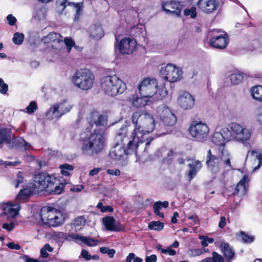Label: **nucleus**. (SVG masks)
<instances>
[{
	"label": "nucleus",
	"instance_id": "6ab92c4d",
	"mask_svg": "<svg viewBox=\"0 0 262 262\" xmlns=\"http://www.w3.org/2000/svg\"><path fill=\"white\" fill-rule=\"evenodd\" d=\"M193 3L194 0H188ZM196 5L200 11L206 14H210L215 11L218 7L216 0H198Z\"/></svg>",
	"mask_w": 262,
	"mask_h": 262
},
{
	"label": "nucleus",
	"instance_id": "0e129e2a",
	"mask_svg": "<svg viewBox=\"0 0 262 262\" xmlns=\"http://www.w3.org/2000/svg\"><path fill=\"white\" fill-rule=\"evenodd\" d=\"M101 169V168L99 167L94 168L90 171L89 175L91 176H94L98 173Z\"/></svg>",
	"mask_w": 262,
	"mask_h": 262
},
{
	"label": "nucleus",
	"instance_id": "79ce46f5",
	"mask_svg": "<svg viewBox=\"0 0 262 262\" xmlns=\"http://www.w3.org/2000/svg\"><path fill=\"white\" fill-rule=\"evenodd\" d=\"M148 227L151 230L160 231L163 229L164 224L160 222H151L148 225Z\"/></svg>",
	"mask_w": 262,
	"mask_h": 262
},
{
	"label": "nucleus",
	"instance_id": "2eb2a0df",
	"mask_svg": "<svg viewBox=\"0 0 262 262\" xmlns=\"http://www.w3.org/2000/svg\"><path fill=\"white\" fill-rule=\"evenodd\" d=\"M158 83L154 78L144 79L138 86L141 96L144 97H151L157 90Z\"/></svg>",
	"mask_w": 262,
	"mask_h": 262
},
{
	"label": "nucleus",
	"instance_id": "9b49d317",
	"mask_svg": "<svg viewBox=\"0 0 262 262\" xmlns=\"http://www.w3.org/2000/svg\"><path fill=\"white\" fill-rule=\"evenodd\" d=\"M40 216L42 223L50 226L56 227L63 222V217L61 213L55 209L41 210Z\"/></svg>",
	"mask_w": 262,
	"mask_h": 262
},
{
	"label": "nucleus",
	"instance_id": "c756f323",
	"mask_svg": "<svg viewBox=\"0 0 262 262\" xmlns=\"http://www.w3.org/2000/svg\"><path fill=\"white\" fill-rule=\"evenodd\" d=\"M86 222V219L84 216L80 215L72 220L71 226L76 231H79L84 227Z\"/></svg>",
	"mask_w": 262,
	"mask_h": 262
},
{
	"label": "nucleus",
	"instance_id": "6e6d98bb",
	"mask_svg": "<svg viewBox=\"0 0 262 262\" xmlns=\"http://www.w3.org/2000/svg\"><path fill=\"white\" fill-rule=\"evenodd\" d=\"M0 93L1 94H6L8 90V86L7 84H6L4 80L0 78Z\"/></svg>",
	"mask_w": 262,
	"mask_h": 262
},
{
	"label": "nucleus",
	"instance_id": "de8ad7c7",
	"mask_svg": "<svg viewBox=\"0 0 262 262\" xmlns=\"http://www.w3.org/2000/svg\"><path fill=\"white\" fill-rule=\"evenodd\" d=\"M199 238L201 240V244L204 247L207 246L209 243H212L214 241V238L204 235L200 236Z\"/></svg>",
	"mask_w": 262,
	"mask_h": 262
},
{
	"label": "nucleus",
	"instance_id": "e2e57ef3",
	"mask_svg": "<svg viewBox=\"0 0 262 262\" xmlns=\"http://www.w3.org/2000/svg\"><path fill=\"white\" fill-rule=\"evenodd\" d=\"M157 260V257L155 254H152L150 256H147L145 258L146 262H156Z\"/></svg>",
	"mask_w": 262,
	"mask_h": 262
},
{
	"label": "nucleus",
	"instance_id": "ea45409f",
	"mask_svg": "<svg viewBox=\"0 0 262 262\" xmlns=\"http://www.w3.org/2000/svg\"><path fill=\"white\" fill-rule=\"evenodd\" d=\"M24 181L25 180L23 173L19 172L17 174L16 179L13 181L12 184L15 188L23 187Z\"/></svg>",
	"mask_w": 262,
	"mask_h": 262
},
{
	"label": "nucleus",
	"instance_id": "f03ea898",
	"mask_svg": "<svg viewBox=\"0 0 262 262\" xmlns=\"http://www.w3.org/2000/svg\"><path fill=\"white\" fill-rule=\"evenodd\" d=\"M132 122L135 128L132 132L130 138L138 144L141 141H144V137L152 132L155 127L153 117L143 111L134 113L132 116Z\"/></svg>",
	"mask_w": 262,
	"mask_h": 262
},
{
	"label": "nucleus",
	"instance_id": "7ed1b4c3",
	"mask_svg": "<svg viewBox=\"0 0 262 262\" xmlns=\"http://www.w3.org/2000/svg\"><path fill=\"white\" fill-rule=\"evenodd\" d=\"M231 156L227 149L220 148L219 152L212 154L210 149L207 151L206 164L208 170L217 173L222 169L229 171L233 169L230 163Z\"/></svg>",
	"mask_w": 262,
	"mask_h": 262
},
{
	"label": "nucleus",
	"instance_id": "b1692460",
	"mask_svg": "<svg viewBox=\"0 0 262 262\" xmlns=\"http://www.w3.org/2000/svg\"><path fill=\"white\" fill-rule=\"evenodd\" d=\"M214 244L216 246L220 247L226 258L229 260V262H231L230 260L234 257L235 253L234 250L230 247L229 244L222 240L216 241Z\"/></svg>",
	"mask_w": 262,
	"mask_h": 262
},
{
	"label": "nucleus",
	"instance_id": "7c9ffc66",
	"mask_svg": "<svg viewBox=\"0 0 262 262\" xmlns=\"http://www.w3.org/2000/svg\"><path fill=\"white\" fill-rule=\"evenodd\" d=\"M14 146L18 148L23 150H27L31 147L29 143L27 142L23 138L21 137L15 138L13 139Z\"/></svg>",
	"mask_w": 262,
	"mask_h": 262
},
{
	"label": "nucleus",
	"instance_id": "393cba45",
	"mask_svg": "<svg viewBox=\"0 0 262 262\" xmlns=\"http://www.w3.org/2000/svg\"><path fill=\"white\" fill-rule=\"evenodd\" d=\"M20 209L18 204L11 203L5 204L3 207L4 213L7 218H13L17 214Z\"/></svg>",
	"mask_w": 262,
	"mask_h": 262
},
{
	"label": "nucleus",
	"instance_id": "6e6552de",
	"mask_svg": "<svg viewBox=\"0 0 262 262\" xmlns=\"http://www.w3.org/2000/svg\"><path fill=\"white\" fill-rule=\"evenodd\" d=\"M62 36L57 33L51 32L42 38V41L44 43H50L52 49L57 50H61L65 49V46L67 47L68 52H70L71 48L75 45L74 42L71 38L65 37L64 41Z\"/></svg>",
	"mask_w": 262,
	"mask_h": 262
},
{
	"label": "nucleus",
	"instance_id": "c85d7f7f",
	"mask_svg": "<svg viewBox=\"0 0 262 262\" xmlns=\"http://www.w3.org/2000/svg\"><path fill=\"white\" fill-rule=\"evenodd\" d=\"M247 158L251 161L257 160V165L254 167L253 170L258 169L262 165V155L260 152L257 150L249 151Z\"/></svg>",
	"mask_w": 262,
	"mask_h": 262
},
{
	"label": "nucleus",
	"instance_id": "a878e982",
	"mask_svg": "<svg viewBox=\"0 0 262 262\" xmlns=\"http://www.w3.org/2000/svg\"><path fill=\"white\" fill-rule=\"evenodd\" d=\"M249 179L247 176H244L243 178L237 184L235 188L236 192L241 195H244L246 193L248 188V182Z\"/></svg>",
	"mask_w": 262,
	"mask_h": 262
},
{
	"label": "nucleus",
	"instance_id": "c9c22d12",
	"mask_svg": "<svg viewBox=\"0 0 262 262\" xmlns=\"http://www.w3.org/2000/svg\"><path fill=\"white\" fill-rule=\"evenodd\" d=\"M11 134V130L0 126V141L3 143L9 139Z\"/></svg>",
	"mask_w": 262,
	"mask_h": 262
},
{
	"label": "nucleus",
	"instance_id": "680f3d73",
	"mask_svg": "<svg viewBox=\"0 0 262 262\" xmlns=\"http://www.w3.org/2000/svg\"><path fill=\"white\" fill-rule=\"evenodd\" d=\"M107 173L110 175L114 176H119L120 174V171L118 169H107Z\"/></svg>",
	"mask_w": 262,
	"mask_h": 262
},
{
	"label": "nucleus",
	"instance_id": "20e7f679",
	"mask_svg": "<svg viewBox=\"0 0 262 262\" xmlns=\"http://www.w3.org/2000/svg\"><path fill=\"white\" fill-rule=\"evenodd\" d=\"M126 127L121 128L115 137V144L110 153L111 158L119 160L123 156L132 154L137 150L139 144L131 139L128 142L127 148H125V143L127 142Z\"/></svg>",
	"mask_w": 262,
	"mask_h": 262
},
{
	"label": "nucleus",
	"instance_id": "4468645a",
	"mask_svg": "<svg viewBox=\"0 0 262 262\" xmlns=\"http://www.w3.org/2000/svg\"><path fill=\"white\" fill-rule=\"evenodd\" d=\"M160 73L167 81L175 82L182 79L183 72L181 68L169 63L161 69Z\"/></svg>",
	"mask_w": 262,
	"mask_h": 262
},
{
	"label": "nucleus",
	"instance_id": "cd10ccee",
	"mask_svg": "<svg viewBox=\"0 0 262 262\" xmlns=\"http://www.w3.org/2000/svg\"><path fill=\"white\" fill-rule=\"evenodd\" d=\"M190 170L188 172L189 181H191L195 176L197 172L202 168L201 162L199 160L192 161L188 165Z\"/></svg>",
	"mask_w": 262,
	"mask_h": 262
},
{
	"label": "nucleus",
	"instance_id": "c03bdc74",
	"mask_svg": "<svg viewBox=\"0 0 262 262\" xmlns=\"http://www.w3.org/2000/svg\"><path fill=\"white\" fill-rule=\"evenodd\" d=\"M82 243H84L90 247H94L97 245L98 241L90 237L83 236Z\"/></svg>",
	"mask_w": 262,
	"mask_h": 262
},
{
	"label": "nucleus",
	"instance_id": "bb28decb",
	"mask_svg": "<svg viewBox=\"0 0 262 262\" xmlns=\"http://www.w3.org/2000/svg\"><path fill=\"white\" fill-rule=\"evenodd\" d=\"M94 116L97 117V119L94 120V121H91L90 123L91 126L93 127L95 126V128L97 129L96 128L99 129L100 127H102L104 128L107 124V118L105 115H100L97 116L96 113H94L93 115Z\"/></svg>",
	"mask_w": 262,
	"mask_h": 262
},
{
	"label": "nucleus",
	"instance_id": "412c9836",
	"mask_svg": "<svg viewBox=\"0 0 262 262\" xmlns=\"http://www.w3.org/2000/svg\"><path fill=\"white\" fill-rule=\"evenodd\" d=\"M225 129H228L227 128H224L222 129L221 132H215L213 134L211 141L216 145L218 146L216 149V151L219 152V149L220 148L226 149L225 147V141H230V139H228L226 138V132Z\"/></svg>",
	"mask_w": 262,
	"mask_h": 262
},
{
	"label": "nucleus",
	"instance_id": "72a5a7b5",
	"mask_svg": "<svg viewBox=\"0 0 262 262\" xmlns=\"http://www.w3.org/2000/svg\"><path fill=\"white\" fill-rule=\"evenodd\" d=\"M251 95L253 99L262 101V86L257 85L251 89Z\"/></svg>",
	"mask_w": 262,
	"mask_h": 262
},
{
	"label": "nucleus",
	"instance_id": "f257e3e1",
	"mask_svg": "<svg viewBox=\"0 0 262 262\" xmlns=\"http://www.w3.org/2000/svg\"><path fill=\"white\" fill-rule=\"evenodd\" d=\"M30 187L31 189H21L17 196V199L25 200L31 193H39L43 190L59 194L62 192L64 185L55 176L50 175L46 172H41L33 177Z\"/></svg>",
	"mask_w": 262,
	"mask_h": 262
},
{
	"label": "nucleus",
	"instance_id": "69168bd1",
	"mask_svg": "<svg viewBox=\"0 0 262 262\" xmlns=\"http://www.w3.org/2000/svg\"><path fill=\"white\" fill-rule=\"evenodd\" d=\"M8 247L11 249L19 250L20 247L18 244H15L13 243H9L7 244Z\"/></svg>",
	"mask_w": 262,
	"mask_h": 262
},
{
	"label": "nucleus",
	"instance_id": "bf43d9fd",
	"mask_svg": "<svg viewBox=\"0 0 262 262\" xmlns=\"http://www.w3.org/2000/svg\"><path fill=\"white\" fill-rule=\"evenodd\" d=\"M81 255L86 260H89L91 259V255L89 254V252L86 250H82Z\"/></svg>",
	"mask_w": 262,
	"mask_h": 262
},
{
	"label": "nucleus",
	"instance_id": "9d476101",
	"mask_svg": "<svg viewBox=\"0 0 262 262\" xmlns=\"http://www.w3.org/2000/svg\"><path fill=\"white\" fill-rule=\"evenodd\" d=\"M73 105L69 101L64 100L51 105L46 113L48 119H59L62 116L70 112Z\"/></svg>",
	"mask_w": 262,
	"mask_h": 262
},
{
	"label": "nucleus",
	"instance_id": "2f4dec72",
	"mask_svg": "<svg viewBox=\"0 0 262 262\" xmlns=\"http://www.w3.org/2000/svg\"><path fill=\"white\" fill-rule=\"evenodd\" d=\"M148 97H144L142 96H141V97H135V96H133L132 104L136 107H141L144 106L148 102Z\"/></svg>",
	"mask_w": 262,
	"mask_h": 262
},
{
	"label": "nucleus",
	"instance_id": "5701e85b",
	"mask_svg": "<svg viewBox=\"0 0 262 262\" xmlns=\"http://www.w3.org/2000/svg\"><path fill=\"white\" fill-rule=\"evenodd\" d=\"M102 222L107 230L118 232L123 229V226L113 216L102 218Z\"/></svg>",
	"mask_w": 262,
	"mask_h": 262
},
{
	"label": "nucleus",
	"instance_id": "774afa93",
	"mask_svg": "<svg viewBox=\"0 0 262 262\" xmlns=\"http://www.w3.org/2000/svg\"><path fill=\"white\" fill-rule=\"evenodd\" d=\"M135 256V255L133 253H130L128 254V255L126 257V262H131Z\"/></svg>",
	"mask_w": 262,
	"mask_h": 262
},
{
	"label": "nucleus",
	"instance_id": "4d7b16f0",
	"mask_svg": "<svg viewBox=\"0 0 262 262\" xmlns=\"http://www.w3.org/2000/svg\"><path fill=\"white\" fill-rule=\"evenodd\" d=\"M256 119L259 123L262 124V106L257 109Z\"/></svg>",
	"mask_w": 262,
	"mask_h": 262
},
{
	"label": "nucleus",
	"instance_id": "338daca9",
	"mask_svg": "<svg viewBox=\"0 0 262 262\" xmlns=\"http://www.w3.org/2000/svg\"><path fill=\"white\" fill-rule=\"evenodd\" d=\"M226 225V218L224 216L221 217L220 221L219 223V227L220 228H223Z\"/></svg>",
	"mask_w": 262,
	"mask_h": 262
},
{
	"label": "nucleus",
	"instance_id": "8fccbe9b",
	"mask_svg": "<svg viewBox=\"0 0 262 262\" xmlns=\"http://www.w3.org/2000/svg\"><path fill=\"white\" fill-rule=\"evenodd\" d=\"M184 14L186 16L190 15L192 18L196 17L197 13L195 7H191L190 9H186L184 10Z\"/></svg>",
	"mask_w": 262,
	"mask_h": 262
},
{
	"label": "nucleus",
	"instance_id": "5fc2aeb1",
	"mask_svg": "<svg viewBox=\"0 0 262 262\" xmlns=\"http://www.w3.org/2000/svg\"><path fill=\"white\" fill-rule=\"evenodd\" d=\"M97 207L99 208L101 211L103 212L108 211L110 212H112L113 211V208L110 206H104L102 203H99L97 204Z\"/></svg>",
	"mask_w": 262,
	"mask_h": 262
},
{
	"label": "nucleus",
	"instance_id": "a211bd4d",
	"mask_svg": "<svg viewBox=\"0 0 262 262\" xmlns=\"http://www.w3.org/2000/svg\"><path fill=\"white\" fill-rule=\"evenodd\" d=\"M56 4L59 9L61 7V13L67 6L71 7L73 10L76 12L74 20H78L82 14L83 4V3L68 2V0H57Z\"/></svg>",
	"mask_w": 262,
	"mask_h": 262
},
{
	"label": "nucleus",
	"instance_id": "0eeeda50",
	"mask_svg": "<svg viewBox=\"0 0 262 262\" xmlns=\"http://www.w3.org/2000/svg\"><path fill=\"white\" fill-rule=\"evenodd\" d=\"M226 132V138L240 143L248 141L252 135L251 130L246 126L241 125L236 123H232Z\"/></svg>",
	"mask_w": 262,
	"mask_h": 262
},
{
	"label": "nucleus",
	"instance_id": "f8f14e48",
	"mask_svg": "<svg viewBox=\"0 0 262 262\" xmlns=\"http://www.w3.org/2000/svg\"><path fill=\"white\" fill-rule=\"evenodd\" d=\"M189 132L191 136L196 141L204 142L208 138L209 128L205 123L194 121L191 123Z\"/></svg>",
	"mask_w": 262,
	"mask_h": 262
},
{
	"label": "nucleus",
	"instance_id": "423d86ee",
	"mask_svg": "<svg viewBox=\"0 0 262 262\" xmlns=\"http://www.w3.org/2000/svg\"><path fill=\"white\" fill-rule=\"evenodd\" d=\"M101 86L104 93L111 96L122 94L126 89L125 83L115 75L102 78Z\"/></svg>",
	"mask_w": 262,
	"mask_h": 262
},
{
	"label": "nucleus",
	"instance_id": "37998d69",
	"mask_svg": "<svg viewBox=\"0 0 262 262\" xmlns=\"http://www.w3.org/2000/svg\"><path fill=\"white\" fill-rule=\"evenodd\" d=\"M152 139L151 138H148L147 136L144 137V141H141L139 143V145L137 147V148L139 147L140 144H142L143 143H145V147L144 148V153H148L151 151V148L150 147V142L152 141Z\"/></svg>",
	"mask_w": 262,
	"mask_h": 262
},
{
	"label": "nucleus",
	"instance_id": "864d4df0",
	"mask_svg": "<svg viewBox=\"0 0 262 262\" xmlns=\"http://www.w3.org/2000/svg\"><path fill=\"white\" fill-rule=\"evenodd\" d=\"M202 253V251L199 249H189L187 252V254L191 257L199 256Z\"/></svg>",
	"mask_w": 262,
	"mask_h": 262
},
{
	"label": "nucleus",
	"instance_id": "4c0bfd02",
	"mask_svg": "<svg viewBox=\"0 0 262 262\" xmlns=\"http://www.w3.org/2000/svg\"><path fill=\"white\" fill-rule=\"evenodd\" d=\"M59 168L60 169V172L62 175L69 176L71 174V171L73 170L74 167L72 165L66 163L60 165Z\"/></svg>",
	"mask_w": 262,
	"mask_h": 262
},
{
	"label": "nucleus",
	"instance_id": "ddd939ff",
	"mask_svg": "<svg viewBox=\"0 0 262 262\" xmlns=\"http://www.w3.org/2000/svg\"><path fill=\"white\" fill-rule=\"evenodd\" d=\"M210 46L212 47L224 49L229 43V38L227 34L221 30L213 29L209 33Z\"/></svg>",
	"mask_w": 262,
	"mask_h": 262
},
{
	"label": "nucleus",
	"instance_id": "f704fd0d",
	"mask_svg": "<svg viewBox=\"0 0 262 262\" xmlns=\"http://www.w3.org/2000/svg\"><path fill=\"white\" fill-rule=\"evenodd\" d=\"M243 78V74L239 72L233 73L230 75L231 83L233 84H239L242 82Z\"/></svg>",
	"mask_w": 262,
	"mask_h": 262
},
{
	"label": "nucleus",
	"instance_id": "f3484780",
	"mask_svg": "<svg viewBox=\"0 0 262 262\" xmlns=\"http://www.w3.org/2000/svg\"><path fill=\"white\" fill-rule=\"evenodd\" d=\"M136 41L133 38L125 37L117 45V49L122 55L132 54L136 48Z\"/></svg>",
	"mask_w": 262,
	"mask_h": 262
},
{
	"label": "nucleus",
	"instance_id": "473e14b6",
	"mask_svg": "<svg viewBox=\"0 0 262 262\" xmlns=\"http://www.w3.org/2000/svg\"><path fill=\"white\" fill-rule=\"evenodd\" d=\"M91 36L96 39L101 38L103 36V31L100 26H94L91 29Z\"/></svg>",
	"mask_w": 262,
	"mask_h": 262
},
{
	"label": "nucleus",
	"instance_id": "e433bc0d",
	"mask_svg": "<svg viewBox=\"0 0 262 262\" xmlns=\"http://www.w3.org/2000/svg\"><path fill=\"white\" fill-rule=\"evenodd\" d=\"M237 235L239 240L246 244L251 243L253 242L254 239V237L253 236L246 234L242 231L239 233L237 234Z\"/></svg>",
	"mask_w": 262,
	"mask_h": 262
},
{
	"label": "nucleus",
	"instance_id": "58836bf2",
	"mask_svg": "<svg viewBox=\"0 0 262 262\" xmlns=\"http://www.w3.org/2000/svg\"><path fill=\"white\" fill-rule=\"evenodd\" d=\"M83 238V236L78 235L77 234H69L66 236L65 239L67 241H74L76 243L78 244H80L82 243V240Z\"/></svg>",
	"mask_w": 262,
	"mask_h": 262
},
{
	"label": "nucleus",
	"instance_id": "603ef678",
	"mask_svg": "<svg viewBox=\"0 0 262 262\" xmlns=\"http://www.w3.org/2000/svg\"><path fill=\"white\" fill-rule=\"evenodd\" d=\"M158 92L159 95L161 96V98H163L167 95L168 91L165 88L164 83H161L160 85V88L159 89Z\"/></svg>",
	"mask_w": 262,
	"mask_h": 262
},
{
	"label": "nucleus",
	"instance_id": "09e8293b",
	"mask_svg": "<svg viewBox=\"0 0 262 262\" xmlns=\"http://www.w3.org/2000/svg\"><path fill=\"white\" fill-rule=\"evenodd\" d=\"M100 251L102 253H104V254H107V255L109 256L111 258H112L116 251L114 249H109L107 247H101L100 248Z\"/></svg>",
	"mask_w": 262,
	"mask_h": 262
},
{
	"label": "nucleus",
	"instance_id": "a18cd8bd",
	"mask_svg": "<svg viewBox=\"0 0 262 262\" xmlns=\"http://www.w3.org/2000/svg\"><path fill=\"white\" fill-rule=\"evenodd\" d=\"M212 255V257H209L211 262H224L223 256L216 252H213Z\"/></svg>",
	"mask_w": 262,
	"mask_h": 262
},
{
	"label": "nucleus",
	"instance_id": "aec40b11",
	"mask_svg": "<svg viewBox=\"0 0 262 262\" xmlns=\"http://www.w3.org/2000/svg\"><path fill=\"white\" fill-rule=\"evenodd\" d=\"M177 102L183 109L190 110L194 105L195 99L189 93L184 91L179 93Z\"/></svg>",
	"mask_w": 262,
	"mask_h": 262
},
{
	"label": "nucleus",
	"instance_id": "3c124183",
	"mask_svg": "<svg viewBox=\"0 0 262 262\" xmlns=\"http://www.w3.org/2000/svg\"><path fill=\"white\" fill-rule=\"evenodd\" d=\"M27 112L31 114L34 113L37 110V104L35 101H31L29 105L26 107Z\"/></svg>",
	"mask_w": 262,
	"mask_h": 262
},
{
	"label": "nucleus",
	"instance_id": "13d9d810",
	"mask_svg": "<svg viewBox=\"0 0 262 262\" xmlns=\"http://www.w3.org/2000/svg\"><path fill=\"white\" fill-rule=\"evenodd\" d=\"M7 20L10 26H13L16 22V18L12 14H9L7 16Z\"/></svg>",
	"mask_w": 262,
	"mask_h": 262
},
{
	"label": "nucleus",
	"instance_id": "49530a36",
	"mask_svg": "<svg viewBox=\"0 0 262 262\" xmlns=\"http://www.w3.org/2000/svg\"><path fill=\"white\" fill-rule=\"evenodd\" d=\"M161 205V202L158 201L155 203L154 204V212L157 215L161 217H164V214L163 213L160 212V210L162 208Z\"/></svg>",
	"mask_w": 262,
	"mask_h": 262
},
{
	"label": "nucleus",
	"instance_id": "dca6fc26",
	"mask_svg": "<svg viewBox=\"0 0 262 262\" xmlns=\"http://www.w3.org/2000/svg\"><path fill=\"white\" fill-rule=\"evenodd\" d=\"M157 113L161 120L168 126H172L177 122V118L170 110L165 105L162 104L158 107Z\"/></svg>",
	"mask_w": 262,
	"mask_h": 262
},
{
	"label": "nucleus",
	"instance_id": "4be33fe9",
	"mask_svg": "<svg viewBox=\"0 0 262 262\" xmlns=\"http://www.w3.org/2000/svg\"><path fill=\"white\" fill-rule=\"evenodd\" d=\"M163 10L167 13H171L174 15L179 16L181 11V5L179 2L170 1L163 3Z\"/></svg>",
	"mask_w": 262,
	"mask_h": 262
},
{
	"label": "nucleus",
	"instance_id": "1a4fd4ad",
	"mask_svg": "<svg viewBox=\"0 0 262 262\" xmlns=\"http://www.w3.org/2000/svg\"><path fill=\"white\" fill-rule=\"evenodd\" d=\"M94 76L88 69H80L76 71L72 77V82L78 88L89 90L93 85Z\"/></svg>",
	"mask_w": 262,
	"mask_h": 262
},
{
	"label": "nucleus",
	"instance_id": "39448f33",
	"mask_svg": "<svg viewBox=\"0 0 262 262\" xmlns=\"http://www.w3.org/2000/svg\"><path fill=\"white\" fill-rule=\"evenodd\" d=\"M104 141L103 134L97 133L96 129L95 128L93 133L81 138L82 153L88 156L97 155L103 148Z\"/></svg>",
	"mask_w": 262,
	"mask_h": 262
},
{
	"label": "nucleus",
	"instance_id": "052dcab7",
	"mask_svg": "<svg viewBox=\"0 0 262 262\" xmlns=\"http://www.w3.org/2000/svg\"><path fill=\"white\" fill-rule=\"evenodd\" d=\"M3 228L6 229L8 231H12L14 228V224L12 223H5L2 226Z\"/></svg>",
	"mask_w": 262,
	"mask_h": 262
},
{
	"label": "nucleus",
	"instance_id": "a19ab883",
	"mask_svg": "<svg viewBox=\"0 0 262 262\" xmlns=\"http://www.w3.org/2000/svg\"><path fill=\"white\" fill-rule=\"evenodd\" d=\"M24 34L21 33H15L12 38L13 43L15 45H21L24 41Z\"/></svg>",
	"mask_w": 262,
	"mask_h": 262
}]
</instances>
